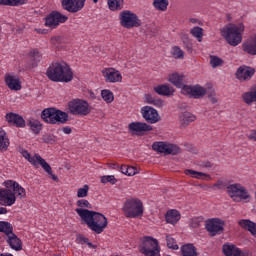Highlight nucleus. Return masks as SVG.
<instances>
[{"instance_id":"53","label":"nucleus","mask_w":256,"mask_h":256,"mask_svg":"<svg viewBox=\"0 0 256 256\" xmlns=\"http://www.w3.org/2000/svg\"><path fill=\"white\" fill-rule=\"evenodd\" d=\"M120 171H121V173H123V175H127L128 166L127 165L121 166Z\"/></svg>"},{"instance_id":"52","label":"nucleus","mask_w":256,"mask_h":256,"mask_svg":"<svg viewBox=\"0 0 256 256\" xmlns=\"http://www.w3.org/2000/svg\"><path fill=\"white\" fill-rule=\"evenodd\" d=\"M62 131L65 135H71V133H73V130L69 126L62 127Z\"/></svg>"},{"instance_id":"31","label":"nucleus","mask_w":256,"mask_h":256,"mask_svg":"<svg viewBox=\"0 0 256 256\" xmlns=\"http://www.w3.org/2000/svg\"><path fill=\"white\" fill-rule=\"evenodd\" d=\"M185 175H190L194 179H202V177H204V179H206V181H211V176L209 174H205L203 172H199V171H195V170H191V169L185 170Z\"/></svg>"},{"instance_id":"6","label":"nucleus","mask_w":256,"mask_h":256,"mask_svg":"<svg viewBox=\"0 0 256 256\" xmlns=\"http://www.w3.org/2000/svg\"><path fill=\"white\" fill-rule=\"evenodd\" d=\"M138 250L139 253L145 256H161V247L159 246V240L151 236H144L140 238Z\"/></svg>"},{"instance_id":"33","label":"nucleus","mask_w":256,"mask_h":256,"mask_svg":"<svg viewBox=\"0 0 256 256\" xmlns=\"http://www.w3.org/2000/svg\"><path fill=\"white\" fill-rule=\"evenodd\" d=\"M181 253L183 256H197V249L193 244H186L181 247Z\"/></svg>"},{"instance_id":"18","label":"nucleus","mask_w":256,"mask_h":256,"mask_svg":"<svg viewBox=\"0 0 256 256\" xmlns=\"http://www.w3.org/2000/svg\"><path fill=\"white\" fill-rule=\"evenodd\" d=\"M102 75L105 78L106 83H121L123 76L119 70L114 68H105L102 70Z\"/></svg>"},{"instance_id":"22","label":"nucleus","mask_w":256,"mask_h":256,"mask_svg":"<svg viewBox=\"0 0 256 256\" xmlns=\"http://www.w3.org/2000/svg\"><path fill=\"white\" fill-rule=\"evenodd\" d=\"M35 158H36L37 165H41L42 169H44V171H46V173L48 175H50L52 181H56V182L59 181V177H57V175L53 174L51 165H49V163H47V161H45V159H43L41 157V155L35 154Z\"/></svg>"},{"instance_id":"62","label":"nucleus","mask_w":256,"mask_h":256,"mask_svg":"<svg viewBox=\"0 0 256 256\" xmlns=\"http://www.w3.org/2000/svg\"><path fill=\"white\" fill-rule=\"evenodd\" d=\"M188 49H191V45H188Z\"/></svg>"},{"instance_id":"37","label":"nucleus","mask_w":256,"mask_h":256,"mask_svg":"<svg viewBox=\"0 0 256 256\" xmlns=\"http://www.w3.org/2000/svg\"><path fill=\"white\" fill-rule=\"evenodd\" d=\"M110 11H121L123 9V0H108Z\"/></svg>"},{"instance_id":"21","label":"nucleus","mask_w":256,"mask_h":256,"mask_svg":"<svg viewBox=\"0 0 256 256\" xmlns=\"http://www.w3.org/2000/svg\"><path fill=\"white\" fill-rule=\"evenodd\" d=\"M5 118L9 125H14V127L20 128L25 127V119H23L19 114L10 112L6 114Z\"/></svg>"},{"instance_id":"35","label":"nucleus","mask_w":256,"mask_h":256,"mask_svg":"<svg viewBox=\"0 0 256 256\" xmlns=\"http://www.w3.org/2000/svg\"><path fill=\"white\" fill-rule=\"evenodd\" d=\"M28 125H29L31 131H33L35 133V135H39V133L41 132V127H42V124L39 120L30 119L28 121Z\"/></svg>"},{"instance_id":"3","label":"nucleus","mask_w":256,"mask_h":256,"mask_svg":"<svg viewBox=\"0 0 256 256\" xmlns=\"http://www.w3.org/2000/svg\"><path fill=\"white\" fill-rule=\"evenodd\" d=\"M46 77L54 83H71L73 70L65 62H54L48 67Z\"/></svg>"},{"instance_id":"15","label":"nucleus","mask_w":256,"mask_h":256,"mask_svg":"<svg viewBox=\"0 0 256 256\" xmlns=\"http://www.w3.org/2000/svg\"><path fill=\"white\" fill-rule=\"evenodd\" d=\"M86 0H61V6L68 13H79L85 7Z\"/></svg>"},{"instance_id":"47","label":"nucleus","mask_w":256,"mask_h":256,"mask_svg":"<svg viewBox=\"0 0 256 256\" xmlns=\"http://www.w3.org/2000/svg\"><path fill=\"white\" fill-rule=\"evenodd\" d=\"M101 183H111V185H115V183H117V179L113 175L103 176L101 178Z\"/></svg>"},{"instance_id":"24","label":"nucleus","mask_w":256,"mask_h":256,"mask_svg":"<svg viewBox=\"0 0 256 256\" xmlns=\"http://www.w3.org/2000/svg\"><path fill=\"white\" fill-rule=\"evenodd\" d=\"M222 251L225 256H245L243 251L233 244H224Z\"/></svg>"},{"instance_id":"17","label":"nucleus","mask_w":256,"mask_h":256,"mask_svg":"<svg viewBox=\"0 0 256 256\" xmlns=\"http://www.w3.org/2000/svg\"><path fill=\"white\" fill-rule=\"evenodd\" d=\"M141 113H142L143 119H145V121L147 123H150L151 125H153L155 123H159V121H161L159 112H157V110L151 106L142 107Z\"/></svg>"},{"instance_id":"12","label":"nucleus","mask_w":256,"mask_h":256,"mask_svg":"<svg viewBox=\"0 0 256 256\" xmlns=\"http://www.w3.org/2000/svg\"><path fill=\"white\" fill-rule=\"evenodd\" d=\"M152 149L157 153H164V155H179L181 153V148L178 145L167 142H154Z\"/></svg>"},{"instance_id":"45","label":"nucleus","mask_w":256,"mask_h":256,"mask_svg":"<svg viewBox=\"0 0 256 256\" xmlns=\"http://www.w3.org/2000/svg\"><path fill=\"white\" fill-rule=\"evenodd\" d=\"M77 207L76 209H93V205L89 203L86 199H81L76 202Z\"/></svg>"},{"instance_id":"9","label":"nucleus","mask_w":256,"mask_h":256,"mask_svg":"<svg viewBox=\"0 0 256 256\" xmlns=\"http://www.w3.org/2000/svg\"><path fill=\"white\" fill-rule=\"evenodd\" d=\"M68 109L71 115H78L79 117H85L91 113L89 103L81 99H74L68 102Z\"/></svg>"},{"instance_id":"60","label":"nucleus","mask_w":256,"mask_h":256,"mask_svg":"<svg viewBox=\"0 0 256 256\" xmlns=\"http://www.w3.org/2000/svg\"><path fill=\"white\" fill-rule=\"evenodd\" d=\"M0 256H13V254H0Z\"/></svg>"},{"instance_id":"14","label":"nucleus","mask_w":256,"mask_h":256,"mask_svg":"<svg viewBox=\"0 0 256 256\" xmlns=\"http://www.w3.org/2000/svg\"><path fill=\"white\" fill-rule=\"evenodd\" d=\"M69 17L61 14L60 12L53 11L51 12L45 20V26L50 27V29H55L59 27L60 23H65Z\"/></svg>"},{"instance_id":"19","label":"nucleus","mask_w":256,"mask_h":256,"mask_svg":"<svg viewBox=\"0 0 256 256\" xmlns=\"http://www.w3.org/2000/svg\"><path fill=\"white\" fill-rule=\"evenodd\" d=\"M236 79L239 81H249L253 75H255V69L249 67V66H240L236 73Z\"/></svg>"},{"instance_id":"46","label":"nucleus","mask_w":256,"mask_h":256,"mask_svg":"<svg viewBox=\"0 0 256 256\" xmlns=\"http://www.w3.org/2000/svg\"><path fill=\"white\" fill-rule=\"evenodd\" d=\"M166 243L169 249H174V251H177V249H179V245H177V242L171 236H166Z\"/></svg>"},{"instance_id":"58","label":"nucleus","mask_w":256,"mask_h":256,"mask_svg":"<svg viewBox=\"0 0 256 256\" xmlns=\"http://www.w3.org/2000/svg\"><path fill=\"white\" fill-rule=\"evenodd\" d=\"M36 31L40 33V35H45V33H47V30L45 29H36Z\"/></svg>"},{"instance_id":"27","label":"nucleus","mask_w":256,"mask_h":256,"mask_svg":"<svg viewBox=\"0 0 256 256\" xmlns=\"http://www.w3.org/2000/svg\"><path fill=\"white\" fill-rule=\"evenodd\" d=\"M184 79H185V76L183 74L174 73L170 75L169 82L172 83L174 87H177L178 89H183V87L187 86L183 83Z\"/></svg>"},{"instance_id":"48","label":"nucleus","mask_w":256,"mask_h":256,"mask_svg":"<svg viewBox=\"0 0 256 256\" xmlns=\"http://www.w3.org/2000/svg\"><path fill=\"white\" fill-rule=\"evenodd\" d=\"M88 193H89V186L84 185L82 188L78 189L77 197H80V198L87 197Z\"/></svg>"},{"instance_id":"57","label":"nucleus","mask_w":256,"mask_h":256,"mask_svg":"<svg viewBox=\"0 0 256 256\" xmlns=\"http://www.w3.org/2000/svg\"><path fill=\"white\" fill-rule=\"evenodd\" d=\"M0 215H7V208L0 207Z\"/></svg>"},{"instance_id":"13","label":"nucleus","mask_w":256,"mask_h":256,"mask_svg":"<svg viewBox=\"0 0 256 256\" xmlns=\"http://www.w3.org/2000/svg\"><path fill=\"white\" fill-rule=\"evenodd\" d=\"M181 93H183V95H188L192 99H201L202 97H205L207 90L200 85H186L183 86Z\"/></svg>"},{"instance_id":"59","label":"nucleus","mask_w":256,"mask_h":256,"mask_svg":"<svg viewBox=\"0 0 256 256\" xmlns=\"http://www.w3.org/2000/svg\"><path fill=\"white\" fill-rule=\"evenodd\" d=\"M110 169H116V167H119L117 164H109Z\"/></svg>"},{"instance_id":"50","label":"nucleus","mask_w":256,"mask_h":256,"mask_svg":"<svg viewBox=\"0 0 256 256\" xmlns=\"http://www.w3.org/2000/svg\"><path fill=\"white\" fill-rule=\"evenodd\" d=\"M43 141H44V143L53 145V143H55L56 140H55V136L46 135V136H43Z\"/></svg>"},{"instance_id":"44","label":"nucleus","mask_w":256,"mask_h":256,"mask_svg":"<svg viewBox=\"0 0 256 256\" xmlns=\"http://www.w3.org/2000/svg\"><path fill=\"white\" fill-rule=\"evenodd\" d=\"M171 53L174 59H183V57H185V53L178 46L173 47Z\"/></svg>"},{"instance_id":"5","label":"nucleus","mask_w":256,"mask_h":256,"mask_svg":"<svg viewBox=\"0 0 256 256\" xmlns=\"http://www.w3.org/2000/svg\"><path fill=\"white\" fill-rule=\"evenodd\" d=\"M41 119L49 125H65L69 121V114L57 108H45L41 112Z\"/></svg>"},{"instance_id":"38","label":"nucleus","mask_w":256,"mask_h":256,"mask_svg":"<svg viewBox=\"0 0 256 256\" xmlns=\"http://www.w3.org/2000/svg\"><path fill=\"white\" fill-rule=\"evenodd\" d=\"M153 5L158 11H167L169 0H154Z\"/></svg>"},{"instance_id":"51","label":"nucleus","mask_w":256,"mask_h":256,"mask_svg":"<svg viewBox=\"0 0 256 256\" xmlns=\"http://www.w3.org/2000/svg\"><path fill=\"white\" fill-rule=\"evenodd\" d=\"M126 175L128 177H133V175H137V168H135L133 166H128V170L126 172Z\"/></svg>"},{"instance_id":"55","label":"nucleus","mask_w":256,"mask_h":256,"mask_svg":"<svg viewBox=\"0 0 256 256\" xmlns=\"http://www.w3.org/2000/svg\"><path fill=\"white\" fill-rule=\"evenodd\" d=\"M209 101H211L213 104L217 103V98H215L213 95H208Z\"/></svg>"},{"instance_id":"20","label":"nucleus","mask_w":256,"mask_h":256,"mask_svg":"<svg viewBox=\"0 0 256 256\" xmlns=\"http://www.w3.org/2000/svg\"><path fill=\"white\" fill-rule=\"evenodd\" d=\"M129 132L132 133V135H135V133H143L145 131H153V126L143 123V122H131L128 125Z\"/></svg>"},{"instance_id":"29","label":"nucleus","mask_w":256,"mask_h":256,"mask_svg":"<svg viewBox=\"0 0 256 256\" xmlns=\"http://www.w3.org/2000/svg\"><path fill=\"white\" fill-rule=\"evenodd\" d=\"M166 223L175 225L181 219V214L177 210H170L165 215Z\"/></svg>"},{"instance_id":"34","label":"nucleus","mask_w":256,"mask_h":256,"mask_svg":"<svg viewBox=\"0 0 256 256\" xmlns=\"http://www.w3.org/2000/svg\"><path fill=\"white\" fill-rule=\"evenodd\" d=\"M146 103H149V105H154V107H163L164 102L162 99H157L153 97L151 94H146L145 95Z\"/></svg>"},{"instance_id":"30","label":"nucleus","mask_w":256,"mask_h":256,"mask_svg":"<svg viewBox=\"0 0 256 256\" xmlns=\"http://www.w3.org/2000/svg\"><path fill=\"white\" fill-rule=\"evenodd\" d=\"M10 142L7 137V132L5 130L0 129V151H7L9 148Z\"/></svg>"},{"instance_id":"36","label":"nucleus","mask_w":256,"mask_h":256,"mask_svg":"<svg viewBox=\"0 0 256 256\" xmlns=\"http://www.w3.org/2000/svg\"><path fill=\"white\" fill-rule=\"evenodd\" d=\"M29 55L32 61H34V63L32 64L33 67H37V63H41V59H43V54H41V52H39V50L37 49L31 50Z\"/></svg>"},{"instance_id":"39","label":"nucleus","mask_w":256,"mask_h":256,"mask_svg":"<svg viewBox=\"0 0 256 256\" xmlns=\"http://www.w3.org/2000/svg\"><path fill=\"white\" fill-rule=\"evenodd\" d=\"M223 59H221L219 56L210 55V65L212 69H217V67H223Z\"/></svg>"},{"instance_id":"8","label":"nucleus","mask_w":256,"mask_h":256,"mask_svg":"<svg viewBox=\"0 0 256 256\" xmlns=\"http://www.w3.org/2000/svg\"><path fill=\"white\" fill-rule=\"evenodd\" d=\"M122 211L128 219H137L143 216V202L139 198L127 199Z\"/></svg>"},{"instance_id":"54","label":"nucleus","mask_w":256,"mask_h":256,"mask_svg":"<svg viewBox=\"0 0 256 256\" xmlns=\"http://www.w3.org/2000/svg\"><path fill=\"white\" fill-rule=\"evenodd\" d=\"M214 187H217L218 189H223V181H218L214 184Z\"/></svg>"},{"instance_id":"28","label":"nucleus","mask_w":256,"mask_h":256,"mask_svg":"<svg viewBox=\"0 0 256 256\" xmlns=\"http://www.w3.org/2000/svg\"><path fill=\"white\" fill-rule=\"evenodd\" d=\"M154 91L158 95H162L164 97H171V95H173V93L175 92V90L172 87H169V85L167 84H162L154 87Z\"/></svg>"},{"instance_id":"43","label":"nucleus","mask_w":256,"mask_h":256,"mask_svg":"<svg viewBox=\"0 0 256 256\" xmlns=\"http://www.w3.org/2000/svg\"><path fill=\"white\" fill-rule=\"evenodd\" d=\"M76 241H78V243L86 244L88 245V247H90L91 249H96L97 246L93 245V243L89 242V238L83 236V235H78L76 238Z\"/></svg>"},{"instance_id":"56","label":"nucleus","mask_w":256,"mask_h":256,"mask_svg":"<svg viewBox=\"0 0 256 256\" xmlns=\"http://www.w3.org/2000/svg\"><path fill=\"white\" fill-rule=\"evenodd\" d=\"M203 167H206V169H211V167H213V164L211 162L207 161V162H204Z\"/></svg>"},{"instance_id":"10","label":"nucleus","mask_w":256,"mask_h":256,"mask_svg":"<svg viewBox=\"0 0 256 256\" xmlns=\"http://www.w3.org/2000/svg\"><path fill=\"white\" fill-rule=\"evenodd\" d=\"M120 25L124 27V29H133V27H141V20L137 14L124 10L119 15Z\"/></svg>"},{"instance_id":"41","label":"nucleus","mask_w":256,"mask_h":256,"mask_svg":"<svg viewBox=\"0 0 256 256\" xmlns=\"http://www.w3.org/2000/svg\"><path fill=\"white\" fill-rule=\"evenodd\" d=\"M101 96L106 103H113V100L115 97L113 96V92L111 90H102L101 91Z\"/></svg>"},{"instance_id":"16","label":"nucleus","mask_w":256,"mask_h":256,"mask_svg":"<svg viewBox=\"0 0 256 256\" xmlns=\"http://www.w3.org/2000/svg\"><path fill=\"white\" fill-rule=\"evenodd\" d=\"M205 229L210 233L211 237H215V235H221L223 233V222L219 218H212L206 221Z\"/></svg>"},{"instance_id":"4","label":"nucleus","mask_w":256,"mask_h":256,"mask_svg":"<svg viewBox=\"0 0 256 256\" xmlns=\"http://www.w3.org/2000/svg\"><path fill=\"white\" fill-rule=\"evenodd\" d=\"M245 31V26L243 24H239L238 26L235 24H228L224 26L220 33L222 37L227 41L228 45L232 47H237L241 41H243V36L241 33Z\"/></svg>"},{"instance_id":"1","label":"nucleus","mask_w":256,"mask_h":256,"mask_svg":"<svg viewBox=\"0 0 256 256\" xmlns=\"http://www.w3.org/2000/svg\"><path fill=\"white\" fill-rule=\"evenodd\" d=\"M75 211L94 233L100 235V233L107 229L108 222L105 215L89 209H75Z\"/></svg>"},{"instance_id":"7","label":"nucleus","mask_w":256,"mask_h":256,"mask_svg":"<svg viewBox=\"0 0 256 256\" xmlns=\"http://www.w3.org/2000/svg\"><path fill=\"white\" fill-rule=\"evenodd\" d=\"M0 233H5V241L14 251H21L23 249V242L13 232V225L7 221H0Z\"/></svg>"},{"instance_id":"23","label":"nucleus","mask_w":256,"mask_h":256,"mask_svg":"<svg viewBox=\"0 0 256 256\" xmlns=\"http://www.w3.org/2000/svg\"><path fill=\"white\" fill-rule=\"evenodd\" d=\"M5 83L11 91H21V80L19 76L8 74L5 76Z\"/></svg>"},{"instance_id":"2","label":"nucleus","mask_w":256,"mask_h":256,"mask_svg":"<svg viewBox=\"0 0 256 256\" xmlns=\"http://www.w3.org/2000/svg\"><path fill=\"white\" fill-rule=\"evenodd\" d=\"M4 185L7 189L0 190V205L11 207V205H15L17 197L19 199H25L27 195L25 188L19 185V183L13 180H7L4 182Z\"/></svg>"},{"instance_id":"25","label":"nucleus","mask_w":256,"mask_h":256,"mask_svg":"<svg viewBox=\"0 0 256 256\" xmlns=\"http://www.w3.org/2000/svg\"><path fill=\"white\" fill-rule=\"evenodd\" d=\"M241 97L246 105L256 103V84L250 88V91L244 92Z\"/></svg>"},{"instance_id":"42","label":"nucleus","mask_w":256,"mask_h":256,"mask_svg":"<svg viewBox=\"0 0 256 256\" xmlns=\"http://www.w3.org/2000/svg\"><path fill=\"white\" fill-rule=\"evenodd\" d=\"M191 35L193 37H196L199 42H201V39H203V28L196 26L190 30Z\"/></svg>"},{"instance_id":"61","label":"nucleus","mask_w":256,"mask_h":256,"mask_svg":"<svg viewBox=\"0 0 256 256\" xmlns=\"http://www.w3.org/2000/svg\"><path fill=\"white\" fill-rule=\"evenodd\" d=\"M93 3H99V0H93Z\"/></svg>"},{"instance_id":"32","label":"nucleus","mask_w":256,"mask_h":256,"mask_svg":"<svg viewBox=\"0 0 256 256\" xmlns=\"http://www.w3.org/2000/svg\"><path fill=\"white\" fill-rule=\"evenodd\" d=\"M29 0H0V5H5L8 7H19L21 5H26Z\"/></svg>"},{"instance_id":"26","label":"nucleus","mask_w":256,"mask_h":256,"mask_svg":"<svg viewBox=\"0 0 256 256\" xmlns=\"http://www.w3.org/2000/svg\"><path fill=\"white\" fill-rule=\"evenodd\" d=\"M179 119L181 129H185V127H188V125L193 123V121H195L197 118L190 112H182L179 116Z\"/></svg>"},{"instance_id":"49","label":"nucleus","mask_w":256,"mask_h":256,"mask_svg":"<svg viewBox=\"0 0 256 256\" xmlns=\"http://www.w3.org/2000/svg\"><path fill=\"white\" fill-rule=\"evenodd\" d=\"M201 223H203V217H196L192 218L190 225L193 229H197V227H201Z\"/></svg>"},{"instance_id":"40","label":"nucleus","mask_w":256,"mask_h":256,"mask_svg":"<svg viewBox=\"0 0 256 256\" xmlns=\"http://www.w3.org/2000/svg\"><path fill=\"white\" fill-rule=\"evenodd\" d=\"M21 155L26 159V161L30 162L33 167H37V158L34 156L32 157L29 151L27 150H21Z\"/></svg>"},{"instance_id":"11","label":"nucleus","mask_w":256,"mask_h":256,"mask_svg":"<svg viewBox=\"0 0 256 256\" xmlns=\"http://www.w3.org/2000/svg\"><path fill=\"white\" fill-rule=\"evenodd\" d=\"M227 193L233 201L239 203V201H245V199H249V192L245 187H243L239 183L230 184L226 187Z\"/></svg>"}]
</instances>
